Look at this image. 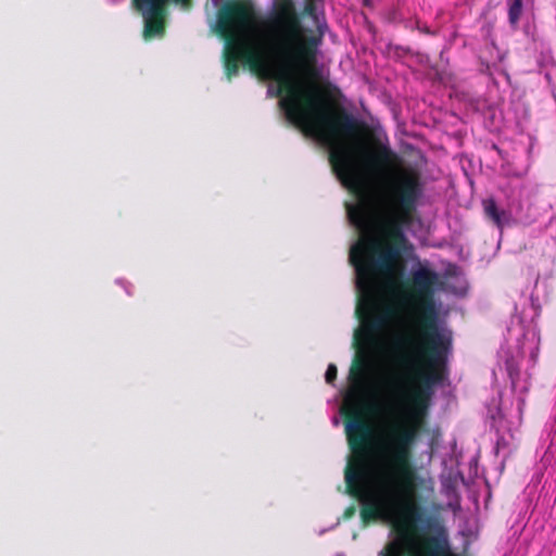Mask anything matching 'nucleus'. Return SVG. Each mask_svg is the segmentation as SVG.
Masks as SVG:
<instances>
[{"instance_id":"6e6552de","label":"nucleus","mask_w":556,"mask_h":556,"mask_svg":"<svg viewBox=\"0 0 556 556\" xmlns=\"http://www.w3.org/2000/svg\"><path fill=\"white\" fill-rule=\"evenodd\" d=\"M116 283H118L119 286H122V287L125 289V291H126V293H127L128 295H131V293H132V292H131V285H130L129 282H127V281H125V280H123V279H117V280H116Z\"/></svg>"},{"instance_id":"1a4fd4ad","label":"nucleus","mask_w":556,"mask_h":556,"mask_svg":"<svg viewBox=\"0 0 556 556\" xmlns=\"http://www.w3.org/2000/svg\"><path fill=\"white\" fill-rule=\"evenodd\" d=\"M333 425H334V426H338V425H339V418H338V417H334V418H333Z\"/></svg>"},{"instance_id":"7ed1b4c3","label":"nucleus","mask_w":556,"mask_h":556,"mask_svg":"<svg viewBox=\"0 0 556 556\" xmlns=\"http://www.w3.org/2000/svg\"><path fill=\"white\" fill-rule=\"evenodd\" d=\"M439 291L464 295L467 291V281L458 268L448 265L443 276H440Z\"/></svg>"},{"instance_id":"39448f33","label":"nucleus","mask_w":556,"mask_h":556,"mask_svg":"<svg viewBox=\"0 0 556 556\" xmlns=\"http://www.w3.org/2000/svg\"><path fill=\"white\" fill-rule=\"evenodd\" d=\"M522 11V1L521 0H511L509 10H508V17L509 23L515 26L517 25L520 15Z\"/></svg>"},{"instance_id":"0eeeda50","label":"nucleus","mask_w":556,"mask_h":556,"mask_svg":"<svg viewBox=\"0 0 556 556\" xmlns=\"http://www.w3.org/2000/svg\"><path fill=\"white\" fill-rule=\"evenodd\" d=\"M337 377V367L333 364H330L325 374V379L327 383H332Z\"/></svg>"},{"instance_id":"9b49d317","label":"nucleus","mask_w":556,"mask_h":556,"mask_svg":"<svg viewBox=\"0 0 556 556\" xmlns=\"http://www.w3.org/2000/svg\"><path fill=\"white\" fill-rule=\"evenodd\" d=\"M337 556H344V554H338Z\"/></svg>"},{"instance_id":"9d476101","label":"nucleus","mask_w":556,"mask_h":556,"mask_svg":"<svg viewBox=\"0 0 556 556\" xmlns=\"http://www.w3.org/2000/svg\"><path fill=\"white\" fill-rule=\"evenodd\" d=\"M498 416H500L501 418H502V417H504V414H503V410H502V408H501V407L498 408Z\"/></svg>"},{"instance_id":"f03ea898","label":"nucleus","mask_w":556,"mask_h":556,"mask_svg":"<svg viewBox=\"0 0 556 556\" xmlns=\"http://www.w3.org/2000/svg\"><path fill=\"white\" fill-rule=\"evenodd\" d=\"M540 346V334L533 318L525 321L522 317L511 319L507 328L506 348L498 356L504 362L515 393H518V413H521L525 400L522 395L530 387L528 370L535 365Z\"/></svg>"},{"instance_id":"20e7f679","label":"nucleus","mask_w":556,"mask_h":556,"mask_svg":"<svg viewBox=\"0 0 556 556\" xmlns=\"http://www.w3.org/2000/svg\"><path fill=\"white\" fill-rule=\"evenodd\" d=\"M483 206H484L485 215L491 220H493V223L497 227L502 228L505 225L509 224V222L511 219L510 213L505 210L498 208L494 200L489 199V200L483 201Z\"/></svg>"},{"instance_id":"f257e3e1","label":"nucleus","mask_w":556,"mask_h":556,"mask_svg":"<svg viewBox=\"0 0 556 556\" xmlns=\"http://www.w3.org/2000/svg\"><path fill=\"white\" fill-rule=\"evenodd\" d=\"M241 62H224L230 78ZM279 98L286 119L329 150L337 179L353 193L346 218L357 239L349 250L357 293L353 333L354 364L341 414L350 455L345 469L355 497H408L410 447L426 425L430 392L421 379L434 380L447 359L452 332L435 316L418 328L402 352L403 327L414 298L405 283L406 266L421 298L439 291L440 275L422 266L405 238L406 224L422 195L420 173L400 167L383 190L378 186L391 163L386 147H369L357 121L336 113L316 83V62H242Z\"/></svg>"},{"instance_id":"423d86ee","label":"nucleus","mask_w":556,"mask_h":556,"mask_svg":"<svg viewBox=\"0 0 556 556\" xmlns=\"http://www.w3.org/2000/svg\"><path fill=\"white\" fill-rule=\"evenodd\" d=\"M444 491H445L447 497L450 498V503H448L450 508L453 510H456V508L458 507V497H457L455 489L450 485H444Z\"/></svg>"}]
</instances>
